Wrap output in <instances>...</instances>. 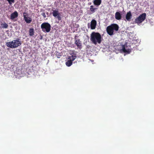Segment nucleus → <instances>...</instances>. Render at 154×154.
<instances>
[{
	"label": "nucleus",
	"instance_id": "3",
	"mask_svg": "<svg viewBox=\"0 0 154 154\" xmlns=\"http://www.w3.org/2000/svg\"><path fill=\"white\" fill-rule=\"evenodd\" d=\"M119 28V26L116 24H112L106 27V32L109 35H112L114 34V31H118Z\"/></svg>",
	"mask_w": 154,
	"mask_h": 154
},
{
	"label": "nucleus",
	"instance_id": "15",
	"mask_svg": "<svg viewBox=\"0 0 154 154\" xmlns=\"http://www.w3.org/2000/svg\"><path fill=\"white\" fill-rule=\"evenodd\" d=\"M101 3V0H94L93 2V3L94 5L97 6L100 5Z\"/></svg>",
	"mask_w": 154,
	"mask_h": 154
},
{
	"label": "nucleus",
	"instance_id": "5",
	"mask_svg": "<svg viewBox=\"0 0 154 154\" xmlns=\"http://www.w3.org/2000/svg\"><path fill=\"white\" fill-rule=\"evenodd\" d=\"M146 16V14L145 13L142 14L135 19V22L138 24L140 23L145 20Z\"/></svg>",
	"mask_w": 154,
	"mask_h": 154
},
{
	"label": "nucleus",
	"instance_id": "9",
	"mask_svg": "<svg viewBox=\"0 0 154 154\" xmlns=\"http://www.w3.org/2000/svg\"><path fill=\"white\" fill-rule=\"evenodd\" d=\"M97 25V21L96 20H93L91 22V29H95Z\"/></svg>",
	"mask_w": 154,
	"mask_h": 154
},
{
	"label": "nucleus",
	"instance_id": "4",
	"mask_svg": "<svg viewBox=\"0 0 154 154\" xmlns=\"http://www.w3.org/2000/svg\"><path fill=\"white\" fill-rule=\"evenodd\" d=\"M41 28L44 32L48 33L51 30V26L48 23L45 22L42 24Z\"/></svg>",
	"mask_w": 154,
	"mask_h": 154
},
{
	"label": "nucleus",
	"instance_id": "14",
	"mask_svg": "<svg viewBox=\"0 0 154 154\" xmlns=\"http://www.w3.org/2000/svg\"><path fill=\"white\" fill-rule=\"evenodd\" d=\"M1 25L2 26L1 27L3 28L7 29L8 27V24L6 23L5 22H1Z\"/></svg>",
	"mask_w": 154,
	"mask_h": 154
},
{
	"label": "nucleus",
	"instance_id": "2",
	"mask_svg": "<svg viewBox=\"0 0 154 154\" xmlns=\"http://www.w3.org/2000/svg\"><path fill=\"white\" fill-rule=\"evenodd\" d=\"M21 45V41L19 38L14 40L12 41L7 42L6 45L7 46L11 48L18 47Z\"/></svg>",
	"mask_w": 154,
	"mask_h": 154
},
{
	"label": "nucleus",
	"instance_id": "22",
	"mask_svg": "<svg viewBox=\"0 0 154 154\" xmlns=\"http://www.w3.org/2000/svg\"><path fill=\"white\" fill-rule=\"evenodd\" d=\"M24 18L25 17H26V16H28V14L27 13L24 12L23 13Z\"/></svg>",
	"mask_w": 154,
	"mask_h": 154
},
{
	"label": "nucleus",
	"instance_id": "1",
	"mask_svg": "<svg viewBox=\"0 0 154 154\" xmlns=\"http://www.w3.org/2000/svg\"><path fill=\"white\" fill-rule=\"evenodd\" d=\"M101 35L98 32H93L91 35L90 40L92 43L97 45L98 43L100 44L102 42Z\"/></svg>",
	"mask_w": 154,
	"mask_h": 154
},
{
	"label": "nucleus",
	"instance_id": "21",
	"mask_svg": "<svg viewBox=\"0 0 154 154\" xmlns=\"http://www.w3.org/2000/svg\"><path fill=\"white\" fill-rule=\"evenodd\" d=\"M24 18L25 17H26V16H28V14L27 13L24 12L23 13Z\"/></svg>",
	"mask_w": 154,
	"mask_h": 154
},
{
	"label": "nucleus",
	"instance_id": "19",
	"mask_svg": "<svg viewBox=\"0 0 154 154\" xmlns=\"http://www.w3.org/2000/svg\"><path fill=\"white\" fill-rule=\"evenodd\" d=\"M10 5H11L12 3L14 2V0H7Z\"/></svg>",
	"mask_w": 154,
	"mask_h": 154
},
{
	"label": "nucleus",
	"instance_id": "8",
	"mask_svg": "<svg viewBox=\"0 0 154 154\" xmlns=\"http://www.w3.org/2000/svg\"><path fill=\"white\" fill-rule=\"evenodd\" d=\"M75 44L78 48L80 49L82 48V44L79 39H77V36H75L74 38Z\"/></svg>",
	"mask_w": 154,
	"mask_h": 154
},
{
	"label": "nucleus",
	"instance_id": "10",
	"mask_svg": "<svg viewBox=\"0 0 154 154\" xmlns=\"http://www.w3.org/2000/svg\"><path fill=\"white\" fill-rule=\"evenodd\" d=\"M18 14L17 12L15 11L11 14V15H10V19L13 20L14 18L18 17Z\"/></svg>",
	"mask_w": 154,
	"mask_h": 154
},
{
	"label": "nucleus",
	"instance_id": "24",
	"mask_svg": "<svg viewBox=\"0 0 154 154\" xmlns=\"http://www.w3.org/2000/svg\"><path fill=\"white\" fill-rule=\"evenodd\" d=\"M48 14V12H47V14Z\"/></svg>",
	"mask_w": 154,
	"mask_h": 154
},
{
	"label": "nucleus",
	"instance_id": "23",
	"mask_svg": "<svg viewBox=\"0 0 154 154\" xmlns=\"http://www.w3.org/2000/svg\"><path fill=\"white\" fill-rule=\"evenodd\" d=\"M66 65L67 66V64H68V63H67V61H66Z\"/></svg>",
	"mask_w": 154,
	"mask_h": 154
},
{
	"label": "nucleus",
	"instance_id": "17",
	"mask_svg": "<svg viewBox=\"0 0 154 154\" xmlns=\"http://www.w3.org/2000/svg\"><path fill=\"white\" fill-rule=\"evenodd\" d=\"M29 35L31 36H33L34 34V29L33 28H30L29 30Z\"/></svg>",
	"mask_w": 154,
	"mask_h": 154
},
{
	"label": "nucleus",
	"instance_id": "11",
	"mask_svg": "<svg viewBox=\"0 0 154 154\" xmlns=\"http://www.w3.org/2000/svg\"><path fill=\"white\" fill-rule=\"evenodd\" d=\"M132 17V15L131 14V13L130 12V11H129L128 12H127L126 15V18L127 20L128 21H130L131 20V18Z\"/></svg>",
	"mask_w": 154,
	"mask_h": 154
},
{
	"label": "nucleus",
	"instance_id": "20",
	"mask_svg": "<svg viewBox=\"0 0 154 154\" xmlns=\"http://www.w3.org/2000/svg\"><path fill=\"white\" fill-rule=\"evenodd\" d=\"M41 15L42 16H43L44 18H45L46 17V15L45 14V13L44 12H43L42 14Z\"/></svg>",
	"mask_w": 154,
	"mask_h": 154
},
{
	"label": "nucleus",
	"instance_id": "18",
	"mask_svg": "<svg viewBox=\"0 0 154 154\" xmlns=\"http://www.w3.org/2000/svg\"><path fill=\"white\" fill-rule=\"evenodd\" d=\"M96 9V8H94V6L93 5L90 6V10L92 12H94Z\"/></svg>",
	"mask_w": 154,
	"mask_h": 154
},
{
	"label": "nucleus",
	"instance_id": "13",
	"mask_svg": "<svg viewBox=\"0 0 154 154\" xmlns=\"http://www.w3.org/2000/svg\"><path fill=\"white\" fill-rule=\"evenodd\" d=\"M24 18L25 21L26 22V23H29L32 22V20L31 18L30 17H25Z\"/></svg>",
	"mask_w": 154,
	"mask_h": 154
},
{
	"label": "nucleus",
	"instance_id": "12",
	"mask_svg": "<svg viewBox=\"0 0 154 154\" xmlns=\"http://www.w3.org/2000/svg\"><path fill=\"white\" fill-rule=\"evenodd\" d=\"M115 17L116 20H120L121 19V14L119 12H116L115 14Z\"/></svg>",
	"mask_w": 154,
	"mask_h": 154
},
{
	"label": "nucleus",
	"instance_id": "16",
	"mask_svg": "<svg viewBox=\"0 0 154 154\" xmlns=\"http://www.w3.org/2000/svg\"><path fill=\"white\" fill-rule=\"evenodd\" d=\"M122 50L123 52L125 53H129L131 52V50L128 49L126 50L125 47L124 45H123L122 47Z\"/></svg>",
	"mask_w": 154,
	"mask_h": 154
},
{
	"label": "nucleus",
	"instance_id": "6",
	"mask_svg": "<svg viewBox=\"0 0 154 154\" xmlns=\"http://www.w3.org/2000/svg\"><path fill=\"white\" fill-rule=\"evenodd\" d=\"M52 14L54 17L57 19L58 20L60 21L61 20L60 14L58 10H52Z\"/></svg>",
	"mask_w": 154,
	"mask_h": 154
},
{
	"label": "nucleus",
	"instance_id": "7",
	"mask_svg": "<svg viewBox=\"0 0 154 154\" xmlns=\"http://www.w3.org/2000/svg\"><path fill=\"white\" fill-rule=\"evenodd\" d=\"M76 57L75 54H74L68 57V67L71 66L72 63V61L75 60Z\"/></svg>",
	"mask_w": 154,
	"mask_h": 154
}]
</instances>
